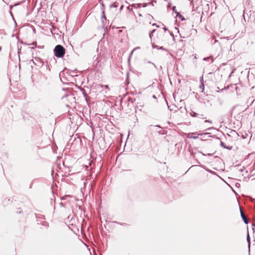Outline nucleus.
Wrapping results in <instances>:
<instances>
[{"label": "nucleus", "mask_w": 255, "mask_h": 255, "mask_svg": "<svg viewBox=\"0 0 255 255\" xmlns=\"http://www.w3.org/2000/svg\"><path fill=\"white\" fill-rule=\"evenodd\" d=\"M220 144H221V146L223 147V141H221Z\"/></svg>", "instance_id": "nucleus-24"}, {"label": "nucleus", "mask_w": 255, "mask_h": 255, "mask_svg": "<svg viewBox=\"0 0 255 255\" xmlns=\"http://www.w3.org/2000/svg\"><path fill=\"white\" fill-rule=\"evenodd\" d=\"M240 210L241 213V216L244 221V223L246 224L248 223V220L245 214H244L243 212L242 211L241 208L240 207Z\"/></svg>", "instance_id": "nucleus-3"}, {"label": "nucleus", "mask_w": 255, "mask_h": 255, "mask_svg": "<svg viewBox=\"0 0 255 255\" xmlns=\"http://www.w3.org/2000/svg\"><path fill=\"white\" fill-rule=\"evenodd\" d=\"M153 26H156V27H159V26L157 25L156 23L153 24Z\"/></svg>", "instance_id": "nucleus-27"}, {"label": "nucleus", "mask_w": 255, "mask_h": 255, "mask_svg": "<svg viewBox=\"0 0 255 255\" xmlns=\"http://www.w3.org/2000/svg\"><path fill=\"white\" fill-rule=\"evenodd\" d=\"M159 49H161V50H164V51H165L168 52V50L167 49L165 48L163 46L159 47Z\"/></svg>", "instance_id": "nucleus-12"}, {"label": "nucleus", "mask_w": 255, "mask_h": 255, "mask_svg": "<svg viewBox=\"0 0 255 255\" xmlns=\"http://www.w3.org/2000/svg\"><path fill=\"white\" fill-rule=\"evenodd\" d=\"M54 53L55 56L57 58H62L65 53V49L61 45H56L54 49Z\"/></svg>", "instance_id": "nucleus-1"}, {"label": "nucleus", "mask_w": 255, "mask_h": 255, "mask_svg": "<svg viewBox=\"0 0 255 255\" xmlns=\"http://www.w3.org/2000/svg\"><path fill=\"white\" fill-rule=\"evenodd\" d=\"M139 16H141V14H139Z\"/></svg>", "instance_id": "nucleus-32"}, {"label": "nucleus", "mask_w": 255, "mask_h": 255, "mask_svg": "<svg viewBox=\"0 0 255 255\" xmlns=\"http://www.w3.org/2000/svg\"><path fill=\"white\" fill-rule=\"evenodd\" d=\"M200 81L201 84L203 83V77L200 78Z\"/></svg>", "instance_id": "nucleus-18"}, {"label": "nucleus", "mask_w": 255, "mask_h": 255, "mask_svg": "<svg viewBox=\"0 0 255 255\" xmlns=\"http://www.w3.org/2000/svg\"><path fill=\"white\" fill-rule=\"evenodd\" d=\"M210 173H211L212 174H215V172L213 171H211V170H210L209 171Z\"/></svg>", "instance_id": "nucleus-22"}, {"label": "nucleus", "mask_w": 255, "mask_h": 255, "mask_svg": "<svg viewBox=\"0 0 255 255\" xmlns=\"http://www.w3.org/2000/svg\"><path fill=\"white\" fill-rule=\"evenodd\" d=\"M60 206L61 207H64V204H63L62 202H61V203H60Z\"/></svg>", "instance_id": "nucleus-19"}, {"label": "nucleus", "mask_w": 255, "mask_h": 255, "mask_svg": "<svg viewBox=\"0 0 255 255\" xmlns=\"http://www.w3.org/2000/svg\"><path fill=\"white\" fill-rule=\"evenodd\" d=\"M209 134V133L205 132V133H201V135H207V134Z\"/></svg>", "instance_id": "nucleus-21"}, {"label": "nucleus", "mask_w": 255, "mask_h": 255, "mask_svg": "<svg viewBox=\"0 0 255 255\" xmlns=\"http://www.w3.org/2000/svg\"><path fill=\"white\" fill-rule=\"evenodd\" d=\"M1 47H0V51H1Z\"/></svg>", "instance_id": "nucleus-31"}, {"label": "nucleus", "mask_w": 255, "mask_h": 255, "mask_svg": "<svg viewBox=\"0 0 255 255\" xmlns=\"http://www.w3.org/2000/svg\"><path fill=\"white\" fill-rule=\"evenodd\" d=\"M191 114L192 117H196L198 115L197 113H196L194 112H193Z\"/></svg>", "instance_id": "nucleus-13"}, {"label": "nucleus", "mask_w": 255, "mask_h": 255, "mask_svg": "<svg viewBox=\"0 0 255 255\" xmlns=\"http://www.w3.org/2000/svg\"><path fill=\"white\" fill-rule=\"evenodd\" d=\"M100 1H101V0H99Z\"/></svg>", "instance_id": "nucleus-34"}, {"label": "nucleus", "mask_w": 255, "mask_h": 255, "mask_svg": "<svg viewBox=\"0 0 255 255\" xmlns=\"http://www.w3.org/2000/svg\"><path fill=\"white\" fill-rule=\"evenodd\" d=\"M204 60L208 61H210L211 62H212L213 61V58H212V57H205L204 58Z\"/></svg>", "instance_id": "nucleus-5"}, {"label": "nucleus", "mask_w": 255, "mask_h": 255, "mask_svg": "<svg viewBox=\"0 0 255 255\" xmlns=\"http://www.w3.org/2000/svg\"><path fill=\"white\" fill-rule=\"evenodd\" d=\"M155 31H156V30H155V29H153V30H152V31L149 33V37H150V38L151 39V38H152V34L153 33H154Z\"/></svg>", "instance_id": "nucleus-11"}, {"label": "nucleus", "mask_w": 255, "mask_h": 255, "mask_svg": "<svg viewBox=\"0 0 255 255\" xmlns=\"http://www.w3.org/2000/svg\"><path fill=\"white\" fill-rule=\"evenodd\" d=\"M205 122H207V123H212V122L210 120H206Z\"/></svg>", "instance_id": "nucleus-20"}, {"label": "nucleus", "mask_w": 255, "mask_h": 255, "mask_svg": "<svg viewBox=\"0 0 255 255\" xmlns=\"http://www.w3.org/2000/svg\"><path fill=\"white\" fill-rule=\"evenodd\" d=\"M110 7H111V8H112V7H117V5L116 4H115V3H113V4H111V5H110Z\"/></svg>", "instance_id": "nucleus-17"}, {"label": "nucleus", "mask_w": 255, "mask_h": 255, "mask_svg": "<svg viewBox=\"0 0 255 255\" xmlns=\"http://www.w3.org/2000/svg\"><path fill=\"white\" fill-rule=\"evenodd\" d=\"M152 46L153 48H156L159 49V46L158 45H155L154 43H152Z\"/></svg>", "instance_id": "nucleus-9"}, {"label": "nucleus", "mask_w": 255, "mask_h": 255, "mask_svg": "<svg viewBox=\"0 0 255 255\" xmlns=\"http://www.w3.org/2000/svg\"><path fill=\"white\" fill-rule=\"evenodd\" d=\"M168 6H170V4L169 3L168 4Z\"/></svg>", "instance_id": "nucleus-33"}, {"label": "nucleus", "mask_w": 255, "mask_h": 255, "mask_svg": "<svg viewBox=\"0 0 255 255\" xmlns=\"http://www.w3.org/2000/svg\"><path fill=\"white\" fill-rule=\"evenodd\" d=\"M104 87H105V88H106V89H108V88H109V87H108V85H105V86H104Z\"/></svg>", "instance_id": "nucleus-26"}, {"label": "nucleus", "mask_w": 255, "mask_h": 255, "mask_svg": "<svg viewBox=\"0 0 255 255\" xmlns=\"http://www.w3.org/2000/svg\"><path fill=\"white\" fill-rule=\"evenodd\" d=\"M25 0H22L21 1V2H23V1H24Z\"/></svg>", "instance_id": "nucleus-30"}, {"label": "nucleus", "mask_w": 255, "mask_h": 255, "mask_svg": "<svg viewBox=\"0 0 255 255\" xmlns=\"http://www.w3.org/2000/svg\"><path fill=\"white\" fill-rule=\"evenodd\" d=\"M172 9L173 10V11H174L175 13V11H177L176 9V6H173L172 7Z\"/></svg>", "instance_id": "nucleus-16"}, {"label": "nucleus", "mask_w": 255, "mask_h": 255, "mask_svg": "<svg viewBox=\"0 0 255 255\" xmlns=\"http://www.w3.org/2000/svg\"><path fill=\"white\" fill-rule=\"evenodd\" d=\"M224 182L226 183L228 185V184L227 182H226V181L225 180L224 181Z\"/></svg>", "instance_id": "nucleus-29"}, {"label": "nucleus", "mask_w": 255, "mask_h": 255, "mask_svg": "<svg viewBox=\"0 0 255 255\" xmlns=\"http://www.w3.org/2000/svg\"><path fill=\"white\" fill-rule=\"evenodd\" d=\"M163 29L165 31V32H167V33L169 34L170 35H171L172 37H173V34L170 32L168 30V29L166 28V27H164L163 28Z\"/></svg>", "instance_id": "nucleus-6"}, {"label": "nucleus", "mask_w": 255, "mask_h": 255, "mask_svg": "<svg viewBox=\"0 0 255 255\" xmlns=\"http://www.w3.org/2000/svg\"><path fill=\"white\" fill-rule=\"evenodd\" d=\"M200 89H201V92H203L204 90V85L203 83L201 84L200 86H199Z\"/></svg>", "instance_id": "nucleus-8"}, {"label": "nucleus", "mask_w": 255, "mask_h": 255, "mask_svg": "<svg viewBox=\"0 0 255 255\" xmlns=\"http://www.w3.org/2000/svg\"><path fill=\"white\" fill-rule=\"evenodd\" d=\"M148 63H151V62L150 61H149ZM152 64L154 65V66L155 68H156V65H155V64L154 63H152Z\"/></svg>", "instance_id": "nucleus-23"}, {"label": "nucleus", "mask_w": 255, "mask_h": 255, "mask_svg": "<svg viewBox=\"0 0 255 255\" xmlns=\"http://www.w3.org/2000/svg\"><path fill=\"white\" fill-rule=\"evenodd\" d=\"M218 177L222 180H223V178H222V177H221L220 176H218Z\"/></svg>", "instance_id": "nucleus-28"}, {"label": "nucleus", "mask_w": 255, "mask_h": 255, "mask_svg": "<svg viewBox=\"0 0 255 255\" xmlns=\"http://www.w3.org/2000/svg\"><path fill=\"white\" fill-rule=\"evenodd\" d=\"M213 40H214V42H212L213 44H215L218 41V40L216 39L215 37Z\"/></svg>", "instance_id": "nucleus-15"}, {"label": "nucleus", "mask_w": 255, "mask_h": 255, "mask_svg": "<svg viewBox=\"0 0 255 255\" xmlns=\"http://www.w3.org/2000/svg\"><path fill=\"white\" fill-rule=\"evenodd\" d=\"M115 223L118 224H119L120 225H122V226H125L126 225V223H120V222H115Z\"/></svg>", "instance_id": "nucleus-14"}, {"label": "nucleus", "mask_w": 255, "mask_h": 255, "mask_svg": "<svg viewBox=\"0 0 255 255\" xmlns=\"http://www.w3.org/2000/svg\"><path fill=\"white\" fill-rule=\"evenodd\" d=\"M247 241L249 243V247L250 248L251 243H250V238L249 234H248V235H247Z\"/></svg>", "instance_id": "nucleus-10"}, {"label": "nucleus", "mask_w": 255, "mask_h": 255, "mask_svg": "<svg viewBox=\"0 0 255 255\" xmlns=\"http://www.w3.org/2000/svg\"><path fill=\"white\" fill-rule=\"evenodd\" d=\"M140 49V47H136L135 48H134L132 50V51L131 52L130 54V55L129 56V58L130 57V56H131V55L133 54V53L134 52V51L135 50H136V49Z\"/></svg>", "instance_id": "nucleus-7"}, {"label": "nucleus", "mask_w": 255, "mask_h": 255, "mask_svg": "<svg viewBox=\"0 0 255 255\" xmlns=\"http://www.w3.org/2000/svg\"><path fill=\"white\" fill-rule=\"evenodd\" d=\"M164 36H165V35L162 32H159L157 35V37H156L157 39L156 40V42H160L164 41L165 40Z\"/></svg>", "instance_id": "nucleus-2"}, {"label": "nucleus", "mask_w": 255, "mask_h": 255, "mask_svg": "<svg viewBox=\"0 0 255 255\" xmlns=\"http://www.w3.org/2000/svg\"><path fill=\"white\" fill-rule=\"evenodd\" d=\"M192 138L194 139H196L198 138V136H193Z\"/></svg>", "instance_id": "nucleus-25"}, {"label": "nucleus", "mask_w": 255, "mask_h": 255, "mask_svg": "<svg viewBox=\"0 0 255 255\" xmlns=\"http://www.w3.org/2000/svg\"><path fill=\"white\" fill-rule=\"evenodd\" d=\"M176 16L178 17L182 21L185 20V19L183 15H182L180 12L175 11Z\"/></svg>", "instance_id": "nucleus-4"}]
</instances>
